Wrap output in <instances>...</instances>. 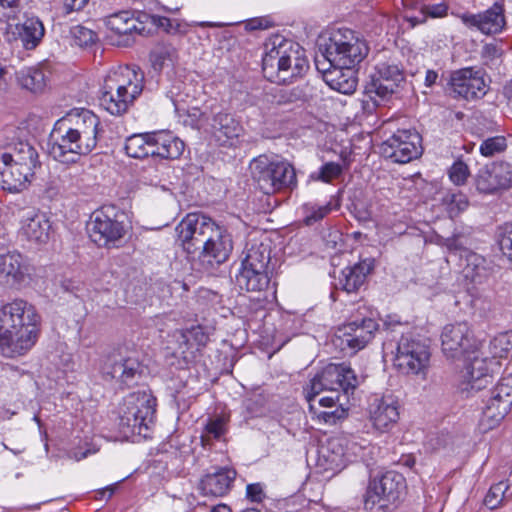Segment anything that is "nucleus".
<instances>
[{
	"instance_id": "1",
	"label": "nucleus",
	"mask_w": 512,
	"mask_h": 512,
	"mask_svg": "<svg viewBox=\"0 0 512 512\" xmlns=\"http://www.w3.org/2000/svg\"><path fill=\"white\" fill-rule=\"evenodd\" d=\"M319 51L330 63L332 69L325 73L326 83L335 91L351 94L356 90L357 78L353 68L368 55L369 46L357 32L339 28L321 37Z\"/></svg>"
},
{
	"instance_id": "2",
	"label": "nucleus",
	"mask_w": 512,
	"mask_h": 512,
	"mask_svg": "<svg viewBox=\"0 0 512 512\" xmlns=\"http://www.w3.org/2000/svg\"><path fill=\"white\" fill-rule=\"evenodd\" d=\"M450 360L455 369H461L455 392L460 398L472 397L492 384L489 372L493 361L480 357L479 344L466 322H459L450 329Z\"/></svg>"
},
{
	"instance_id": "3",
	"label": "nucleus",
	"mask_w": 512,
	"mask_h": 512,
	"mask_svg": "<svg viewBox=\"0 0 512 512\" xmlns=\"http://www.w3.org/2000/svg\"><path fill=\"white\" fill-rule=\"evenodd\" d=\"M40 316L35 307L15 299L0 307V350L14 358L27 353L36 343Z\"/></svg>"
},
{
	"instance_id": "4",
	"label": "nucleus",
	"mask_w": 512,
	"mask_h": 512,
	"mask_svg": "<svg viewBox=\"0 0 512 512\" xmlns=\"http://www.w3.org/2000/svg\"><path fill=\"white\" fill-rule=\"evenodd\" d=\"M262 60L264 77L275 83H286L300 77L309 68V62L299 44L276 35L266 44Z\"/></svg>"
},
{
	"instance_id": "5",
	"label": "nucleus",
	"mask_w": 512,
	"mask_h": 512,
	"mask_svg": "<svg viewBox=\"0 0 512 512\" xmlns=\"http://www.w3.org/2000/svg\"><path fill=\"white\" fill-rule=\"evenodd\" d=\"M40 165L36 149L28 142L19 141L0 155V186L9 192L26 189Z\"/></svg>"
},
{
	"instance_id": "6",
	"label": "nucleus",
	"mask_w": 512,
	"mask_h": 512,
	"mask_svg": "<svg viewBox=\"0 0 512 512\" xmlns=\"http://www.w3.org/2000/svg\"><path fill=\"white\" fill-rule=\"evenodd\" d=\"M143 79L140 70L129 66L111 71L104 80L100 105L112 115H122L141 94Z\"/></svg>"
},
{
	"instance_id": "7",
	"label": "nucleus",
	"mask_w": 512,
	"mask_h": 512,
	"mask_svg": "<svg viewBox=\"0 0 512 512\" xmlns=\"http://www.w3.org/2000/svg\"><path fill=\"white\" fill-rule=\"evenodd\" d=\"M129 229L126 213L115 205L95 210L87 223L89 237L100 247H119Z\"/></svg>"
},
{
	"instance_id": "8",
	"label": "nucleus",
	"mask_w": 512,
	"mask_h": 512,
	"mask_svg": "<svg viewBox=\"0 0 512 512\" xmlns=\"http://www.w3.org/2000/svg\"><path fill=\"white\" fill-rule=\"evenodd\" d=\"M184 142L169 132L142 133L129 136L125 151L129 157L142 159L148 156L177 159L184 151Z\"/></svg>"
},
{
	"instance_id": "9",
	"label": "nucleus",
	"mask_w": 512,
	"mask_h": 512,
	"mask_svg": "<svg viewBox=\"0 0 512 512\" xmlns=\"http://www.w3.org/2000/svg\"><path fill=\"white\" fill-rule=\"evenodd\" d=\"M249 169L252 179L267 195L296 184L294 167L286 161L260 155L250 162Z\"/></svg>"
},
{
	"instance_id": "10",
	"label": "nucleus",
	"mask_w": 512,
	"mask_h": 512,
	"mask_svg": "<svg viewBox=\"0 0 512 512\" xmlns=\"http://www.w3.org/2000/svg\"><path fill=\"white\" fill-rule=\"evenodd\" d=\"M155 399L146 391L133 392L124 398L119 416V428L128 436L143 435L153 423Z\"/></svg>"
},
{
	"instance_id": "11",
	"label": "nucleus",
	"mask_w": 512,
	"mask_h": 512,
	"mask_svg": "<svg viewBox=\"0 0 512 512\" xmlns=\"http://www.w3.org/2000/svg\"><path fill=\"white\" fill-rule=\"evenodd\" d=\"M359 385L355 372L346 364H328L322 371L316 374L310 381L309 390L306 393V400L313 409L316 397L322 393L335 394L336 391L343 392L344 396L353 393Z\"/></svg>"
},
{
	"instance_id": "12",
	"label": "nucleus",
	"mask_w": 512,
	"mask_h": 512,
	"mask_svg": "<svg viewBox=\"0 0 512 512\" xmlns=\"http://www.w3.org/2000/svg\"><path fill=\"white\" fill-rule=\"evenodd\" d=\"M50 155L58 162L77 163L81 156L88 155L97 145L98 137L75 133L71 128L55 127L51 132Z\"/></svg>"
},
{
	"instance_id": "13",
	"label": "nucleus",
	"mask_w": 512,
	"mask_h": 512,
	"mask_svg": "<svg viewBox=\"0 0 512 512\" xmlns=\"http://www.w3.org/2000/svg\"><path fill=\"white\" fill-rule=\"evenodd\" d=\"M270 249L261 244L248 249L242 261L241 270L236 276L240 289L251 292L265 291L270 284Z\"/></svg>"
},
{
	"instance_id": "14",
	"label": "nucleus",
	"mask_w": 512,
	"mask_h": 512,
	"mask_svg": "<svg viewBox=\"0 0 512 512\" xmlns=\"http://www.w3.org/2000/svg\"><path fill=\"white\" fill-rule=\"evenodd\" d=\"M216 222L201 213H188L175 227L176 244L182 248L192 261L214 229Z\"/></svg>"
},
{
	"instance_id": "15",
	"label": "nucleus",
	"mask_w": 512,
	"mask_h": 512,
	"mask_svg": "<svg viewBox=\"0 0 512 512\" xmlns=\"http://www.w3.org/2000/svg\"><path fill=\"white\" fill-rule=\"evenodd\" d=\"M470 242V230L454 233L450 238V263L454 272L471 282L477 281L485 272V259L466 247Z\"/></svg>"
},
{
	"instance_id": "16",
	"label": "nucleus",
	"mask_w": 512,
	"mask_h": 512,
	"mask_svg": "<svg viewBox=\"0 0 512 512\" xmlns=\"http://www.w3.org/2000/svg\"><path fill=\"white\" fill-rule=\"evenodd\" d=\"M378 324L371 318L360 322L352 321L339 327L334 335L333 344L346 354L353 355L363 349L373 338Z\"/></svg>"
},
{
	"instance_id": "17",
	"label": "nucleus",
	"mask_w": 512,
	"mask_h": 512,
	"mask_svg": "<svg viewBox=\"0 0 512 512\" xmlns=\"http://www.w3.org/2000/svg\"><path fill=\"white\" fill-rule=\"evenodd\" d=\"M405 489L404 477L394 471H388L379 478L370 481L365 498V506L373 509L375 505L379 508L388 507L399 500Z\"/></svg>"
},
{
	"instance_id": "18",
	"label": "nucleus",
	"mask_w": 512,
	"mask_h": 512,
	"mask_svg": "<svg viewBox=\"0 0 512 512\" xmlns=\"http://www.w3.org/2000/svg\"><path fill=\"white\" fill-rule=\"evenodd\" d=\"M430 353L428 347L412 338L402 336L397 343L394 366L404 374H419L427 367Z\"/></svg>"
},
{
	"instance_id": "19",
	"label": "nucleus",
	"mask_w": 512,
	"mask_h": 512,
	"mask_svg": "<svg viewBox=\"0 0 512 512\" xmlns=\"http://www.w3.org/2000/svg\"><path fill=\"white\" fill-rule=\"evenodd\" d=\"M421 137L416 131L398 130L380 146L381 154L399 164L408 163L422 154Z\"/></svg>"
},
{
	"instance_id": "20",
	"label": "nucleus",
	"mask_w": 512,
	"mask_h": 512,
	"mask_svg": "<svg viewBox=\"0 0 512 512\" xmlns=\"http://www.w3.org/2000/svg\"><path fill=\"white\" fill-rule=\"evenodd\" d=\"M233 250V241L230 233L217 223L212 229L208 240L202 246L196 260L205 270H212L226 262Z\"/></svg>"
},
{
	"instance_id": "21",
	"label": "nucleus",
	"mask_w": 512,
	"mask_h": 512,
	"mask_svg": "<svg viewBox=\"0 0 512 512\" xmlns=\"http://www.w3.org/2000/svg\"><path fill=\"white\" fill-rule=\"evenodd\" d=\"M103 373L130 387L141 375V364L130 352L118 349L112 352L103 366Z\"/></svg>"
},
{
	"instance_id": "22",
	"label": "nucleus",
	"mask_w": 512,
	"mask_h": 512,
	"mask_svg": "<svg viewBox=\"0 0 512 512\" xmlns=\"http://www.w3.org/2000/svg\"><path fill=\"white\" fill-rule=\"evenodd\" d=\"M32 273V266L27 257L20 252L6 251L0 253V284L9 288H19Z\"/></svg>"
},
{
	"instance_id": "23",
	"label": "nucleus",
	"mask_w": 512,
	"mask_h": 512,
	"mask_svg": "<svg viewBox=\"0 0 512 512\" xmlns=\"http://www.w3.org/2000/svg\"><path fill=\"white\" fill-rule=\"evenodd\" d=\"M512 187V165L499 161L486 165L476 176V188L481 193L492 194Z\"/></svg>"
},
{
	"instance_id": "24",
	"label": "nucleus",
	"mask_w": 512,
	"mask_h": 512,
	"mask_svg": "<svg viewBox=\"0 0 512 512\" xmlns=\"http://www.w3.org/2000/svg\"><path fill=\"white\" fill-rule=\"evenodd\" d=\"M486 94V83L471 68L460 69L450 75V98L476 99Z\"/></svg>"
},
{
	"instance_id": "25",
	"label": "nucleus",
	"mask_w": 512,
	"mask_h": 512,
	"mask_svg": "<svg viewBox=\"0 0 512 512\" xmlns=\"http://www.w3.org/2000/svg\"><path fill=\"white\" fill-rule=\"evenodd\" d=\"M19 214V235L32 244H45L51 229L46 215L33 208L20 209Z\"/></svg>"
},
{
	"instance_id": "26",
	"label": "nucleus",
	"mask_w": 512,
	"mask_h": 512,
	"mask_svg": "<svg viewBox=\"0 0 512 512\" xmlns=\"http://www.w3.org/2000/svg\"><path fill=\"white\" fill-rule=\"evenodd\" d=\"M106 26L115 34L118 46H130L134 43V35H143L145 27L129 11H121L106 18Z\"/></svg>"
},
{
	"instance_id": "27",
	"label": "nucleus",
	"mask_w": 512,
	"mask_h": 512,
	"mask_svg": "<svg viewBox=\"0 0 512 512\" xmlns=\"http://www.w3.org/2000/svg\"><path fill=\"white\" fill-rule=\"evenodd\" d=\"M242 132V126L230 113L219 111L213 112L210 116L208 127L205 133L219 145L225 146L237 139Z\"/></svg>"
},
{
	"instance_id": "28",
	"label": "nucleus",
	"mask_w": 512,
	"mask_h": 512,
	"mask_svg": "<svg viewBox=\"0 0 512 512\" xmlns=\"http://www.w3.org/2000/svg\"><path fill=\"white\" fill-rule=\"evenodd\" d=\"M399 85L400 83L388 79L377 71L372 73L363 90L364 96L368 98V100H362L364 109L371 111L375 107L388 101Z\"/></svg>"
},
{
	"instance_id": "29",
	"label": "nucleus",
	"mask_w": 512,
	"mask_h": 512,
	"mask_svg": "<svg viewBox=\"0 0 512 512\" xmlns=\"http://www.w3.org/2000/svg\"><path fill=\"white\" fill-rule=\"evenodd\" d=\"M371 421L379 431H386L393 426L398 418V401L393 395L376 398L370 408Z\"/></svg>"
},
{
	"instance_id": "30",
	"label": "nucleus",
	"mask_w": 512,
	"mask_h": 512,
	"mask_svg": "<svg viewBox=\"0 0 512 512\" xmlns=\"http://www.w3.org/2000/svg\"><path fill=\"white\" fill-rule=\"evenodd\" d=\"M98 126V117L86 109L69 113L55 124V127H59V129L71 128L75 133L80 132L96 137L98 136Z\"/></svg>"
},
{
	"instance_id": "31",
	"label": "nucleus",
	"mask_w": 512,
	"mask_h": 512,
	"mask_svg": "<svg viewBox=\"0 0 512 512\" xmlns=\"http://www.w3.org/2000/svg\"><path fill=\"white\" fill-rule=\"evenodd\" d=\"M235 476L233 470L219 469L206 474L199 483V489L205 496L222 497L230 490Z\"/></svg>"
},
{
	"instance_id": "32",
	"label": "nucleus",
	"mask_w": 512,
	"mask_h": 512,
	"mask_svg": "<svg viewBox=\"0 0 512 512\" xmlns=\"http://www.w3.org/2000/svg\"><path fill=\"white\" fill-rule=\"evenodd\" d=\"M466 21L485 34H495L505 26L504 10L502 5L495 3L483 13L469 16Z\"/></svg>"
},
{
	"instance_id": "33",
	"label": "nucleus",
	"mask_w": 512,
	"mask_h": 512,
	"mask_svg": "<svg viewBox=\"0 0 512 512\" xmlns=\"http://www.w3.org/2000/svg\"><path fill=\"white\" fill-rule=\"evenodd\" d=\"M13 34H17L26 50L35 49L45 34L42 21L35 16H26L22 23L14 26Z\"/></svg>"
},
{
	"instance_id": "34",
	"label": "nucleus",
	"mask_w": 512,
	"mask_h": 512,
	"mask_svg": "<svg viewBox=\"0 0 512 512\" xmlns=\"http://www.w3.org/2000/svg\"><path fill=\"white\" fill-rule=\"evenodd\" d=\"M372 269L373 264L369 260L347 267L342 270L338 285L348 293L355 292L364 284L366 276Z\"/></svg>"
},
{
	"instance_id": "35",
	"label": "nucleus",
	"mask_w": 512,
	"mask_h": 512,
	"mask_svg": "<svg viewBox=\"0 0 512 512\" xmlns=\"http://www.w3.org/2000/svg\"><path fill=\"white\" fill-rule=\"evenodd\" d=\"M307 90V86L274 87L266 92V97L272 104L286 105L307 100L310 96Z\"/></svg>"
},
{
	"instance_id": "36",
	"label": "nucleus",
	"mask_w": 512,
	"mask_h": 512,
	"mask_svg": "<svg viewBox=\"0 0 512 512\" xmlns=\"http://www.w3.org/2000/svg\"><path fill=\"white\" fill-rule=\"evenodd\" d=\"M173 95V91H170L168 97L171 98L175 106V112L179 120H182L183 124L186 126L205 132V127H208L210 116L206 115V113L201 111L198 107H191L187 110L179 108L173 99Z\"/></svg>"
},
{
	"instance_id": "37",
	"label": "nucleus",
	"mask_w": 512,
	"mask_h": 512,
	"mask_svg": "<svg viewBox=\"0 0 512 512\" xmlns=\"http://www.w3.org/2000/svg\"><path fill=\"white\" fill-rule=\"evenodd\" d=\"M17 81L23 88L34 93L42 91L46 85L43 71L34 67L17 72Z\"/></svg>"
},
{
	"instance_id": "38",
	"label": "nucleus",
	"mask_w": 512,
	"mask_h": 512,
	"mask_svg": "<svg viewBox=\"0 0 512 512\" xmlns=\"http://www.w3.org/2000/svg\"><path fill=\"white\" fill-rule=\"evenodd\" d=\"M503 401L491 394L483 409V420L487 422L490 428L499 424V422L508 414L511 407H504Z\"/></svg>"
},
{
	"instance_id": "39",
	"label": "nucleus",
	"mask_w": 512,
	"mask_h": 512,
	"mask_svg": "<svg viewBox=\"0 0 512 512\" xmlns=\"http://www.w3.org/2000/svg\"><path fill=\"white\" fill-rule=\"evenodd\" d=\"M176 55V50L172 45L158 44L150 52V62L156 71L163 69L165 65L172 64Z\"/></svg>"
},
{
	"instance_id": "40",
	"label": "nucleus",
	"mask_w": 512,
	"mask_h": 512,
	"mask_svg": "<svg viewBox=\"0 0 512 512\" xmlns=\"http://www.w3.org/2000/svg\"><path fill=\"white\" fill-rule=\"evenodd\" d=\"M489 349L491 354L493 355L491 359L493 363L490 365L489 373L493 376L491 367L494 364H498L493 359L504 357L512 349V331L500 333L497 336H495L490 341ZM487 359L490 360L489 358Z\"/></svg>"
},
{
	"instance_id": "41",
	"label": "nucleus",
	"mask_w": 512,
	"mask_h": 512,
	"mask_svg": "<svg viewBox=\"0 0 512 512\" xmlns=\"http://www.w3.org/2000/svg\"><path fill=\"white\" fill-rule=\"evenodd\" d=\"M310 411L314 414V416L323 421L326 424L334 425L338 421L345 419L347 417V410L343 407L342 403H339L338 406L333 407L327 410H321L314 406L312 409L310 406Z\"/></svg>"
},
{
	"instance_id": "42",
	"label": "nucleus",
	"mask_w": 512,
	"mask_h": 512,
	"mask_svg": "<svg viewBox=\"0 0 512 512\" xmlns=\"http://www.w3.org/2000/svg\"><path fill=\"white\" fill-rule=\"evenodd\" d=\"M507 143L504 136L490 137L482 141L479 151L484 157H493L506 150Z\"/></svg>"
},
{
	"instance_id": "43",
	"label": "nucleus",
	"mask_w": 512,
	"mask_h": 512,
	"mask_svg": "<svg viewBox=\"0 0 512 512\" xmlns=\"http://www.w3.org/2000/svg\"><path fill=\"white\" fill-rule=\"evenodd\" d=\"M497 242L504 255L512 265V223H504L497 230Z\"/></svg>"
},
{
	"instance_id": "44",
	"label": "nucleus",
	"mask_w": 512,
	"mask_h": 512,
	"mask_svg": "<svg viewBox=\"0 0 512 512\" xmlns=\"http://www.w3.org/2000/svg\"><path fill=\"white\" fill-rule=\"evenodd\" d=\"M508 488L509 485L504 481H500L497 484L491 486L484 498L485 506H487L489 509H496L499 507Z\"/></svg>"
},
{
	"instance_id": "45",
	"label": "nucleus",
	"mask_w": 512,
	"mask_h": 512,
	"mask_svg": "<svg viewBox=\"0 0 512 512\" xmlns=\"http://www.w3.org/2000/svg\"><path fill=\"white\" fill-rule=\"evenodd\" d=\"M491 394L495 396L498 401L504 402V407L512 406V375L504 377L497 384V386L491 391Z\"/></svg>"
},
{
	"instance_id": "46",
	"label": "nucleus",
	"mask_w": 512,
	"mask_h": 512,
	"mask_svg": "<svg viewBox=\"0 0 512 512\" xmlns=\"http://www.w3.org/2000/svg\"><path fill=\"white\" fill-rule=\"evenodd\" d=\"M72 35L76 45L80 47H88L96 43L98 40L97 34L84 26L77 25L72 29Z\"/></svg>"
},
{
	"instance_id": "47",
	"label": "nucleus",
	"mask_w": 512,
	"mask_h": 512,
	"mask_svg": "<svg viewBox=\"0 0 512 512\" xmlns=\"http://www.w3.org/2000/svg\"><path fill=\"white\" fill-rule=\"evenodd\" d=\"M21 12V0H0V23L17 19Z\"/></svg>"
},
{
	"instance_id": "48",
	"label": "nucleus",
	"mask_w": 512,
	"mask_h": 512,
	"mask_svg": "<svg viewBox=\"0 0 512 512\" xmlns=\"http://www.w3.org/2000/svg\"><path fill=\"white\" fill-rule=\"evenodd\" d=\"M470 176L468 165L462 160H457L450 167V181L456 185H462Z\"/></svg>"
},
{
	"instance_id": "49",
	"label": "nucleus",
	"mask_w": 512,
	"mask_h": 512,
	"mask_svg": "<svg viewBox=\"0 0 512 512\" xmlns=\"http://www.w3.org/2000/svg\"><path fill=\"white\" fill-rule=\"evenodd\" d=\"M207 437L219 439L226 432V421L223 417L209 419L205 427Z\"/></svg>"
},
{
	"instance_id": "50",
	"label": "nucleus",
	"mask_w": 512,
	"mask_h": 512,
	"mask_svg": "<svg viewBox=\"0 0 512 512\" xmlns=\"http://www.w3.org/2000/svg\"><path fill=\"white\" fill-rule=\"evenodd\" d=\"M375 71L398 83L404 81L403 71L395 64L381 63L376 67Z\"/></svg>"
},
{
	"instance_id": "51",
	"label": "nucleus",
	"mask_w": 512,
	"mask_h": 512,
	"mask_svg": "<svg viewBox=\"0 0 512 512\" xmlns=\"http://www.w3.org/2000/svg\"><path fill=\"white\" fill-rule=\"evenodd\" d=\"M341 172L342 168L338 163L328 162L320 168L316 179L323 182H330L332 179L337 178Z\"/></svg>"
},
{
	"instance_id": "52",
	"label": "nucleus",
	"mask_w": 512,
	"mask_h": 512,
	"mask_svg": "<svg viewBox=\"0 0 512 512\" xmlns=\"http://www.w3.org/2000/svg\"><path fill=\"white\" fill-rule=\"evenodd\" d=\"M469 206V201L466 195L462 193L450 195V217L452 214H458Z\"/></svg>"
},
{
	"instance_id": "53",
	"label": "nucleus",
	"mask_w": 512,
	"mask_h": 512,
	"mask_svg": "<svg viewBox=\"0 0 512 512\" xmlns=\"http://www.w3.org/2000/svg\"><path fill=\"white\" fill-rule=\"evenodd\" d=\"M153 23L162 28L167 33H176L179 31L180 24L176 20L167 17L157 16L153 17Z\"/></svg>"
},
{
	"instance_id": "54",
	"label": "nucleus",
	"mask_w": 512,
	"mask_h": 512,
	"mask_svg": "<svg viewBox=\"0 0 512 512\" xmlns=\"http://www.w3.org/2000/svg\"><path fill=\"white\" fill-rule=\"evenodd\" d=\"M331 211L330 204L319 206L318 208H312L310 214L305 217V223L312 225L313 223L323 219Z\"/></svg>"
},
{
	"instance_id": "55",
	"label": "nucleus",
	"mask_w": 512,
	"mask_h": 512,
	"mask_svg": "<svg viewBox=\"0 0 512 512\" xmlns=\"http://www.w3.org/2000/svg\"><path fill=\"white\" fill-rule=\"evenodd\" d=\"M173 338H175L178 344V350L180 354H185L186 351L190 347V336L188 330H176L173 333Z\"/></svg>"
},
{
	"instance_id": "56",
	"label": "nucleus",
	"mask_w": 512,
	"mask_h": 512,
	"mask_svg": "<svg viewBox=\"0 0 512 512\" xmlns=\"http://www.w3.org/2000/svg\"><path fill=\"white\" fill-rule=\"evenodd\" d=\"M502 56V49L493 43H489L484 45L482 49V57L486 62L494 61L499 59Z\"/></svg>"
},
{
	"instance_id": "57",
	"label": "nucleus",
	"mask_w": 512,
	"mask_h": 512,
	"mask_svg": "<svg viewBox=\"0 0 512 512\" xmlns=\"http://www.w3.org/2000/svg\"><path fill=\"white\" fill-rule=\"evenodd\" d=\"M327 395H324L320 397L319 399L316 398V401L320 407L331 409L333 407L338 406L340 403V392L336 391L335 394L326 393Z\"/></svg>"
},
{
	"instance_id": "58",
	"label": "nucleus",
	"mask_w": 512,
	"mask_h": 512,
	"mask_svg": "<svg viewBox=\"0 0 512 512\" xmlns=\"http://www.w3.org/2000/svg\"><path fill=\"white\" fill-rule=\"evenodd\" d=\"M423 12L432 17V18H440L444 17L447 14L448 6L445 3H439L434 5H429L423 7Z\"/></svg>"
},
{
	"instance_id": "59",
	"label": "nucleus",
	"mask_w": 512,
	"mask_h": 512,
	"mask_svg": "<svg viewBox=\"0 0 512 512\" xmlns=\"http://www.w3.org/2000/svg\"><path fill=\"white\" fill-rule=\"evenodd\" d=\"M246 493L253 502H261L265 498L263 488L259 483L247 485Z\"/></svg>"
},
{
	"instance_id": "60",
	"label": "nucleus",
	"mask_w": 512,
	"mask_h": 512,
	"mask_svg": "<svg viewBox=\"0 0 512 512\" xmlns=\"http://www.w3.org/2000/svg\"><path fill=\"white\" fill-rule=\"evenodd\" d=\"M190 340L193 339L197 345L203 346L208 340V336L203 332L201 327H193L188 330Z\"/></svg>"
},
{
	"instance_id": "61",
	"label": "nucleus",
	"mask_w": 512,
	"mask_h": 512,
	"mask_svg": "<svg viewBox=\"0 0 512 512\" xmlns=\"http://www.w3.org/2000/svg\"><path fill=\"white\" fill-rule=\"evenodd\" d=\"M89 0H63L66 11L73 12L83 9Z\"/></svg>"
},
{
	"instance_id": "62",
	"label": "nucleus",
	"mask_w": 512,
	"mask_h": 512,
	"mask_svg": "<svg viewBox=\"0 0 512 512\" xmlns=\"http://www.w3.org/2000/svg\"><path fill=\"white\" fill-rule=\"evenodd\" d=\"M338 446H340L339 439H331L328 441L327 450L331 448L334 454V456H332L330 459L331 462H337L338 458H340L343 455L342 449H339V451L337 452L334 451V449L337 448Z\"/></svg>"
},
{
	"instance_id": "63",
	"label": "nucleus",
	"mask_w": 512,
	"mask_h": 512,
	"mask_svg": "<svg viewBox=\"0 0 512 512\" xmlns=\"http://www.w3.org/2000/svg\"><path fill=\"white\" fill-rule=\"evenodd\" d=\"M437 78H438V73L436 71L428 70L426 72L425 85L427 87H431L433 84L436 83Z\"/></svg>"
},
{
	"instance_id": "64",
	"label": "nucleus",
	"mask_w": 512,
	"mask_h": 512,
	"mask_svg": "<svg viewBox=\"0 0 512 512\" xmlns=\"http://www.w3.org/2000/svg\"><path fill=\"white\" fill-rule=\"evenodd\" d=\"M400 463L408 468H412L415 465V458L412 455L403 456Z\"/></svg>"
}]
</instances>
